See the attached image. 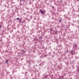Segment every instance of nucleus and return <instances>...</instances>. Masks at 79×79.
Wrapping results in <instances>:
<instances>
[{"instance_id":"obj_1","label":"nucleus","mask_w":79,"mask_h":79,"mask_svg":"<svg viewBox=\"0 0 79 79\" xmlns=\"http://www.w3.org/2000/svg\"><path fill=\"white\" fill-rule=\"evenodd\" d=\"M40 11L41 12V13L44 15V14H45V12L44 11V10H42L41 9H40Z\"/></svg>"},{"instance_id":"obj_2","label":"nucleus","mask_w":79,"mask_h":79,"mask_svg":"<svg viewBox=\"0 0 79 79\" xmlns=\"http://www.w3.org/2000/svg\"><path fill=\"white\" fill-rule=\"evenodd\" d=\"M71 53L73 55H74V54H75V52H74V51H71Z\"/></svg>"},{"instance_id":"obj_3","label":"nucleus","mask_w":79,"mask_h":79,"mask_svg":"<svg viewBox=\"0 0 79 79\" xmlns=\"http://www.w3.org/2000/svg\"><path fill=\"white\" fill-rule=\"evenodd\" d=\"M19 21L20 23H21L22 22V21H21V19H19Z\"/></svg>"},{"instance_id":"obj_4","label":"nucleus","mask_w":79,"mask_h":79,"mask_svg":"<svg viewBox=\"0 0 79 79\" xmlns=\"http://www.w3.org/2000/svg\"><path fill=\"white\" fill-rule=\"evenodd\" d=\"M77 72H79V68H77Z\"/></svg>"},{"instance_id":"obj_5","label":"nucleus","mask_w":79,"mask_h":79,"mask_svg":"<svg viewBox=\"0 0 79 79\" xmlns=\"http://www.w3.org/2000/svg\"><path fill=\"white\" fill-rule=\"evenodd\" d=\"M22 52H23V53H25V52L24 51V50H22Z\"/></svg>"},{"instance_id":"obj_6","label":"nucleus","mask_w":79,"mask_h":79,"mask_svg":"<svg viewBox=\"0 0 79 79\" xmlns=\"http://www.w3.org/2000/svg\"><path fill=\"white\" fill-rule=\"evenodd\" d=\"M8 60H6V63H8Z\"/></svg>"},{"instance_id":"obj_7","label":"nucleus","mask_w":79,"mask_h":79,"mask_svg":"<svg viewBox=\"0 0 79 79\" xmlns=\"http://www.w3.org/2000/svg\"><path fill=\"white\" fill-rule=\"evenodd\" d=\"M2 27V25H0V29H1Z\"/></svg>"},{"instance_id":"obj_8","label":"nucleus","mask_w":79,"mask_h":79,"mask_svg":"<svg viewBox=\"0 0 79 79\" xmlns=\"http://www.w3.org/2000/svg\"><path fill=\"white\" fill-rule=\"evenodd\" d=\"M17 20H18V19H19V18H18L16 19Z\"/></svg>"},{"instance_id":"obj_9","label":"nucleus","mask_w":79,"mask_h":79,"mask_svg":"<svg viewBox=\"0 0 79 79\" xmlns=\"http://www.w3.org/2000/svg\"><path fill=\"white\" fill-rule=\"evenodd\" d=\"M61 20L60 19V23H61Z\"/></svg>"},{"instance_id":"obj_10","label":"nucleus","mask_w":79,"mask_h":79,"mask_svg":"<svg viewBox=\"0 0 79 79\" xmlns=\"http://www.w3.org/2000/svg\"><path fill=\"white\" fill-rule=\"evenodd\" d=\"M75 47H77V46H76V45H75Z\"/></svg>"},{"instance_id":"obj_11","label":"nucleus","mask_w":79,"mask_h":79,"mask_svg":"<svg viewBox=\"0 0 79 79\" xmlns=\"http://www.w3.org/2000/svg\"><path fill=\"white\" fill-rule=\"evenodd\" d=\"M45 55L46 56H47V55Z\"/></svg>"},{"instance_id":"obj_12","label":"nucleus","mask_w":79,"mask_h":79,"mask_svg":"<svg viewBox=\"0 0 79 79\" xmlns=\"http://www.w3.org/2000/svg\"><path fill=\"white\" fill-rule=\"evenodd\" d=\"M53 7H54V6H53L52 7V8H53Z\"/></svg>"},{"instance_id":"obj_13","label":"nucleus","mask_w":79,"mask_h":79,"mask_svg":"<svg viewBox=\"0 0 79 79\" xmlns=\"http://www.w3.org/2000/svg\"><path fill=\"white\" fill-rule=\"evenodd\" d=\"M1 50L0 49V51H1Z\"/></svg>"}]
</instances>
